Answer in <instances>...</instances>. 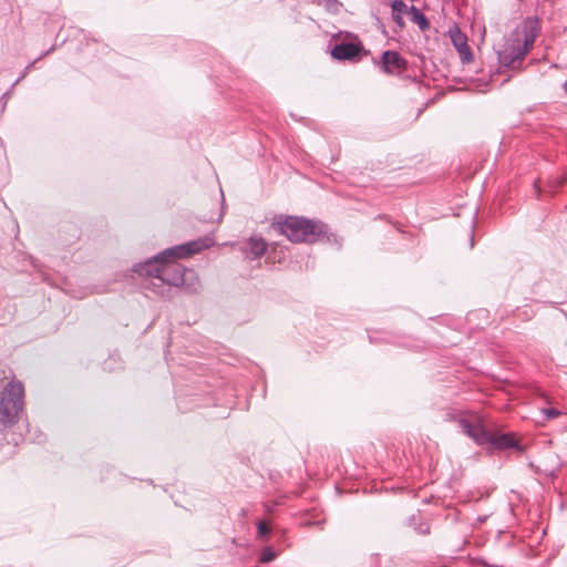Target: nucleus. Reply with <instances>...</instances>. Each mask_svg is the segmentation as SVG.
Here are the masks:
<instances>
[{
	"label": "nucleus",
	"mask_w": 567,
	"mask_h": 567,
	"mask_svg": "<svg viewBox=\"0 0 567 567\" xmlns=\"http://www.w3.org/2000/svg\"><path fill=\"white\" fill-rule=\"evenodd\" d=\"M409 14L411 17V21L414 22L415 24L419 25V28L422 30V31H425L430 28V23L426 19V17L424 16V13L417 9L416 7L414 6H411L409 8Z\"/></svg>",
	"instance_id": "nucleus-10"
},
{
	"label": "nucleus",
	"mask_w": 567,
	"mask_h": 567,
	"mask_svg": "<svg viewBox=\"0 0 567 567\" xmlns=\"http://www.w3.org/2000/svg\"><path fill=\"white\" fill-rule=\"evenodd\" d=\"M248 248L246 249V254L250 259H258L267 250V243L264 238L258 236H251L247 241Z\"/></svg>",
	"instance_id": "nucleus-8"
},
{
	"label": "nucleus",
	"mask_w": 567,
	"mask_h": 567,
	"mask_svg": "<svg viewBox=\"0 0 567 567\" xmlns=\"http://www.w3.org/2000/svg\"><path fill=\"white\" fill-rule=\"evenodd\" d=\"M257 529H258V535L259 536H265L269 533V527L267 526V524L265 522H259L257 524Z\"/></svg>",
	"instance_id": "nucleus-14"
},
{
	"label": "nucleus",
	"mask_w": 567,
	"mask_h": 567,
	"mask_svg": "<svg viewBox=\"0 0 567 567\" xmlns=\"http://www.w3.org/2000/svg\"><path fill=\"white\" fill-rule=\"evenodd\" d=\"M213 244L214 240L207 237L178 245L166 249L143 264L135 265L133 270L150 277L151 284L146 288L153 289L157 293L163 292L161 289L164 285L181 287L188 293H196L200 289V281L196 272L168 258H186L210 247Z\"/></svg>",
	"instance_id": "nucleus-1"
},
{
	"label": "nucleus",
	"mask_w": 567,
	"mask_h": 567,
	"mask_svg": "<svg viewBox=\"0 0 567 567\" xmlns=\"http://www.w3.org/2000/svg\"><path fill=\"white\" fill-rule=\"evenodd\" d=\"M543 413L547 420L557 417L560 414V412L556 409H544Z\"/></svg>",
	"instance_id": "nucleus-13"
},
{
	"label": "nucleus",
	"mask_w": 567,
	"mask_h": 567,
	"mask_svg": "<svg viewBox=\"0 0 567 567\" xmlns=\"http://www.w3.org/2000/svg\"><path fill=\"white\" fill-rule=\"evenodd\" d=\"M538 32L537 19L524 20L506 39L503 49L498 52L499 63L509 69H518L534 47Z\"/></svg>",
	"instance_id": "nucleus-2"
},
{
	"label": "nucleus",
	"mask_w": 567,
	"mask_h": 567,
	"mask_svg": "<svg viewBox=\"0 0 567 567\" xmlns=\"http://www.w3.org/2000/svg\"><path fill=\"white\" fill-rule=\"evenodd\" d=\"M462 431L473 439L477 444L492 443L498 449H508L515 446V437L512 434L492 436L483 426L482 420L476 414H464L457 420Z\"/></svg>",
	"instance_id": "nucleus-4"
},
{
	"label": "nucleus",
	"mask_w": 567,
	"mask_h": 567,
	"mask_svg": "<svg viewBox=\"0 0 567 567\" xmlns=\"http://www.w3.org/2000/svg\"><path fill=\"white\" fill-rule=\"evenodd\" d=\"M277 554L270 548H265L260 554V561L264 564L270 563L276 558Z\"/></svg>",
	"instance_id": "nucleus-11"
},
{
	"label": "nucleus",
	"mask_w": 567,
	"mask_h": 567,
	"mask_svg": "<svg viewBox=\"0 0 567 567\" xmlns=\"http://www.w3.org/2000/svg\"><path fill=\"white\" fill-rule=\"evenodd\" d=\"M392 8V19L398 24V27H404L403 13H409V8L402 0H393L391 3Z\"/></svg>",
	"instance_id": "nucleus-9"
},
{
	"label": "nucleus",
	"mask_w": 567,
	"mask_h": 567,
	"mask_svg": "<svg viewBox=\"0 0 567 567\" xmlns=\"http://www.w3.org/2000/svg\"><path fill=\"white\" fill-rule=\"evenodd\" d=\"M24 388L19 381H11L4 388L0 400V430L17 423L23 410Z\"/></svg>",
	"instance_id": "nucleus-5"
},
{
	"label": "nucleus",
	"mask_w": 567,
	"mask_h": 567,
	"mask_svg": "<svg viewBox=\"0 0 567 567\" xmlns=\"http://www.w3.org/2000/svg\"><path fill=\"white\" fill-rule=\"evenodd\" d=\"M565 92L567 93V81L563 84Z\"/></svg>",
	"instance_id": "nucleus-15"
},
{
	"label": "nucleus",
	"mask_w": 567,
	"mask_h": 567,
	"mask_svg": "<svg viewBox=\"0 0 567 567\" xmlns=\"http://www.w3.org/2000/svg\"><path fill=\"white\" fill-rule=\"evenodd\" d=\"M405 65V61L395 51L389 50L382 54V69L386 73L401 72Z\"/></svg>",
	"instance_id": "nucleus-6"
},
{
	"label": "nucleus",
	"mask_w": 567,
	"mask_h": 567,
	"mask_svg": "<svg viewBox=\"0 0 567 567\" xmlns=\"http://www.w3.org/2000/svg\"><path fill=\"white\" fill-rule=\"evenodd\" d=\"M278 228L292 243H313L324 234V225L302 217L289 216Z\"/></svg>",
	"instance_id": "nucleus-3"
},
{
	"label": "nucleus",
	"mask_w": 567,
	"mask_h": 567,
	"mask_svg": "<svg viewBox=\"0 0 567 567\" xmlns=\"http://www.w3.org/2000/svg\"><path fill=\"white\" fill-rule=\"evenodd\" d=\"M360 47L354 43H340L333 47L331 55L336 60H352L358 56Z\"/></svg>",
	"instance_id": "nucleus-7"
},
{
	"label": "nucleus",
	"mask_w": 567,
	"mask_h": 567,
	"mask_svg": "<svg viewBox=\"0 0 567 567\" xmlns=\"http://www.w3.org/2000/svg\"><path fill=\"white\" fill-rule=\"evenodd\" d=\"M452 41H453L454 45L458 49L460 52L463 51V48L468 50V47L465 43V39L460 32H457L456 35H452Z\"/></svg>",
	"instance_id": "nucleus-12"
}]
</instances>
